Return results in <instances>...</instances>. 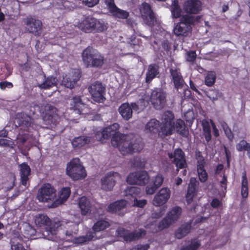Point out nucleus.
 <instances>
[{
	"label": "nucleus",
	"mask_w": 250,
	"mask_h": 250,
	"mask_svg": "<svg viewBox=\"0 0 250 250\" xmlns=\"http://www.w3.org/2000/svg\"><path fill=\"white\" fill-rule=\"evenodd\" d=\"M119 127V125L117 123L107 126L103 130L101 136L100 133L96 134V139L104 143V139H107L112 136V145L118 148L121 153L124 155L140 151L143 148V144L141 141L134 139L132 135H124L119 133L118 131Z\"/></svg>",
	"instance_id": "obj_1"
},
{
	"label": "nucleus",
	"mask_w": 250,
	"mask_h": 250,
	"mask_svg": "<svg viewBox=\"0 0 250 250\" xmlns=\"http://www.w3.org/2000/svg\"><path fill=\"white\" fill-rule=\"evenodd\" d=\"M175 130L182 135H187L188 134L185 123L182 120L179 119L174 121V115L171 111L165 112L161 118L160 132L162 134L167 136L172 134Z\"/></svg>",
	"instance_id": "obj_2"
},
{
	"label": "nucleus",
	"mask_w": 250,
	"mask_h": 250,
	"mask_svg": "<svg viewBox=\"0 0 250 250\" xmlns=\"http://www.w3.org/2000/svg\"><path fill=\"white\" fill-rule=\"evenodd\" d=\"M83 63L87 67H101L104 63V57L96 50L87 48L82 53Z\"/></svg>",
	"instance_id": "obj_3"
},
{
	"label": "nucleus",
	"mask_w": 250,
	"mask_h": 250,
	"mask_svg": "<svg viewBox=\"0 0 250 250\" xmlns=\"http://www.w3.org/2000/svg\"><path fill=\"white\" fill-rule=\"evenodd\" d=\"M66 174L74 180L84 179L87 175L84 167L78 158H74L67 164Z\"/></svg>",
	"instance_id": "obj_4"
},
{
	"label": "nucleus",
	"mask_w": 250,
	"mask_h": 250,
	"mask_svg": "<svg viewBox=\"0 0 250 250\" xmlns=\"http://www.w3.org/2000/svg\"><path fill=\"white\" fill-rule=\"evenodd\" d=\"M200 17L196 18L192 16H183L180 22L178 23L174 28V33L176 36H187L191 31V24L195 23Z\"/></svg>",
	"instance_id": "obj_5"
},
{
	"label": "nucleus",
	"mask_w": 250,
	"mask_h": 250,
	"mask_svg": "<svg viewBox=\"0 0 250 250\" xmlns=\"http://www.w3.org/2000/svg\"><path fill=\"white\" fill-rule=\"evenodd\" d=\"M36 226L42 232L48 235H55L59 229L63 226L60 220H35Z\"/></svg>",
	"instance_id": "obj_6"
},
{
	"label": "nucleus",
	"mask_w": 250,
	"mask_h": 250,
	"mask_svg": "<svg viewBox=\"0 0 250 250\" xmlns=\"http://www.w3.org/2000/svg\"><path fill=\"white\" fill-rule=\"evenodd\" d=\"M56 189L49 184H44L39 190L37 198L42 202L50 203V205L55 200Z\"/></svg>",
	"instance_id": "obj_7"
},
{
	"label": "nucleus",
	"mask_w": 250,
	"mask_h": 250,
	"mask_svg": "<svg viewBox=\"0 0 250 250\" xmlns=\"http://www.w3.org/2000/svg\"><path fill=\"white\" fill-rule=\"evenodd\" d=\"M119 236L123 238L127 242L137 240L146 235V231L143 229H139L130 231L124 228H120L117 230Z\"/></svg>",
	"instance_id": "obj_8"
},
{
	"label": "nucleus",
	"mask_w": 250,
	"mask_h": 250,
	"mask_svg": "<svg viewBox=\"0 0 250 250\" xmlns=\"http://www.w3.org/2000/svg\"><path fill=\"white\" fill-rule=\"evenodd\" d=\"M89 91L95 101L102 103L104 101L105 87L101 83L97 82L92 83L89 87Z\"/></svg>",
	"instance_id": "obj_9"
},
{
	"label": "nucleus",
	"mask_w": 250,
	"mask_h": 250,
	"mask_svg": "<svg viewBox=\"0 0 250 250\" xmlns=\"http://www.w3.org/2000/svg\"><path fill=\"white\" fill-rule=\"evenodd\" d=\"M166 94L161 89H156L152 91L150 96V102L153 107L158 110L162 109L166 104Z\"/></svg>",
	"instance_id": "obj_10"
},
{
	"label": "nucleus",
	"mask_w": 250,
	"mask_h": 250,
	"mask_svg": "<svg viewBox=\"0 0 250 250\" xmlns=\"http://www.w3.org/2000/svg\"><path fill=\"white\" fill-rule=\"evenodd\" d=\"M121 178L120 175L115 172H109L102 178L101 188L106 191L112 190L116 181Z\"/></svg>",
	"instance_id": "obj_11"
},
{
	"label": "nucleus",
	"mask_w": 250,
	"mask_h": 250,
	"mask_svg": "<svg viewBox=\"0 0 250 250\" xmlns=\"http://www.w3.org/2000/svg\"><path fill=\"white\" fill-rule=\"evenodd\" d=\"M70 109L79 115H86L91 112L90 109L83 103L79 96L73 97L70 99Z\"/></svg>",
	"instance_id": "obj_12"
},
{
	"label": "nucleus",
	"mask_w": 250,
	"mask_h": 250,
	"mask_svg": "<svg viewBox=\"0 0 250 250\" xmlns=\"http://www.w3.org/2000/svg\"><path fill=\"white\" fill-rule=\"evenodd\" d=\"M170 195L171 191L168 188H162L155 195L152 200V204L155 207L162 206L168 201Z\"/></svg>",
	"instance_id": "obj_13"
},
{
	"label": "nucleus",
	"mask_w": 250,
	"mask_h": 250,
	"mask_svg": "<svg viewBox=\"0 0 250 250\" xmlns=\"http://www.w3.org/2000/svg\"><path fill=\"white\" fill-rule=\"evenodd\" d=\"M144 22L149 26H152L156 21L153 13L152 12L148 4L145 2L142 4L140 7Z\"/></svg>",
	"instance_id": "obj_14"
},
{
	"label": "nucleus",
	"mask_w": 250,
	"mask_h": 250,
	"mask_svg": "<svg viewBox=\"0 0 250 250\" xmlns=\"http://www.w3.org/2000/svg\"><path fill=\"white\" fill-rule=\"evenodd\" d=\"M168 155L169 158H173V162L178 170L179 168H184L187 166L185 156L182 149H176L174 153H168Z\"/></svg>",
	"instance_id": "obj_15"
},
{
	"label": "nucleus",
	"mask_w": 250,
	"mask_h": 250,
	"mask_svg": "<svg viewBox=\"0 0 250 250\" xmlns=\"http://www.w3.org/2000/svg\"><path fill=\"white\" fill-rule=\"evenodd\" d=\"M80 74L78 70H73L63 77L62 84L66 87L73 88L79 80Z\"/></svg>",
	"instance_id": "obj_16"
},
{
	"label": "nucleus",
	"mask_w": 250,
	"mask_h": 250,
	"mask_svg": "<svg viewBox=\"0 0 250 250\" xmlns=\"http://www.w3.org/2000/svg\"><path fill=\"white\" fill-rule=\"evenodd\" d=\"M14 122L15 124L17 123L18 125L21 127V130L30 132L31 128H33L31 118L23 113L18 114L16 115Z\"/></svg>",
	"instance_id": "obj_17"
},
{
	"label": "nucleus",
	"mask_w": 250,
	"mask_h": 250,
	"mask_svg": "<svg viewBox=\"0 0 250 250\" xmlns=\"http://www.w3.org/2000/svg\"><path fill=\"white\" fill-rule=\"evenodd\" d=\"M139 106L135 103H124L119 107V112L124 119L128 120L132 117V110L139 109Z\"/></svg>",
	"instance_id": "obj_18"
},
{
	"label": "nucleus",
	"mask_w": 250,
	"mask_h": 250,
	"mask_svg": "<svg viewBox=\"0 0 250 250\" xmlns=\"http://www.w3.org/2000/svg\"><path fill=\"white\" fill-rule=\"evenodd\" d=\"M15 225H17V229L23 233V236L27 239L31 238L32 236L35 235L36 233V229H34L29 223L23 222L21 223L18 222L16 221Z\"/></svg>",
	"instance_id": "obj_19"
},
{
	"label": "nucleus",
	"mask_w": 250,
	"mask_h": 250,
	"mask_svg": "<svg viewBox=\"0 0 250 250\" xmlns=\"http://www.w3.org/2000/svg\"><path fill=\"white\" fill-rule=\"evenodd\" d=\"M193 220L180 225L174 232V237L177 239H182L187 236L192 229Z\"/></svg>",
	"instance_id": "obj_20"
},
{
	"label": "nucleus",
	"mask_w": 250,
	"mask_h": 250,
	"mask_svg": "<svg viewBox=\"0 0 250 250\" xmlns=\"http://www.w3.org/2000/svg\"><path fill=\"white\" fill-rule=\"evenodd\" d=\"M71 190L69 188H62L60 189L56 196L55 200L52 204L48 206L49 208H55L66 201L69 197Z\"/></svg>",
	"instance_id": "obj_21"
},
{
	"label": "nucleus",
	"mask_w": 250,
	"mask_h": 250,
	"mask_svg": "<svg viewBox=\"0 0 250 250\" xmlns=\"http://www.w3.org/2000/svg\"><path fill=\"white\" fill-rule=\"evenodd\" d=\"M197 160V169L198 177L201 182H205L208 179V174L204 168L205 161L200 152L196 153Z\"/></svg>",
	"instance_id": "obj_22"
},
{
	"label": "nucleus",
	"mask_w": 250,
	"mask_h": 250,
	"mask_svg": "<svg viewBox=\"0 0 250 250\" xmlns=\"http://www.w3.org/2000/svg\"><path fill=\"white\" fill-rule=\"evenodd\" d=\"M164 179V176L161 174H157L152 177L151 181L153 185L147 186L146 188V193L150 195L153 194L156 190L163 184Z\"/></svg>",
	"instance_id": "obj_23"
},
{
	"label": "nucleus",
	"mask_w": 250,
	"mask_h": 250,
	"mask_svg": "<svg viewBox=\"0 0 250 250\" xmlns=\"http://www.w3.org/2000/svg\"><path fill=\"white\" fill-rule=\"evenodd\" d=\"M58 80L56 78L48 77L45 78L43 76L41 75L38 78L37 85L41 89H46L56 86Z\"/></svg>",
	"instance_id": "obj_24"
},
{
	"label": "nucleus",
	"mask_w": 250,
	"mask_h": 250,
	"mask_svg": "<svg viewBox=\"0 0 250 250\" xmlns=\"http://www.w3.org/2000/svg\"><path fill=\"white\" fill-rule=\"evenodd\" d=\"M184 9L188 13L197 14L201 10V2L199 0H187Z\"/></svg>",
	"instance_id": "obj_25"
},
{
	"label": "nucleus",
	"mask_w": 250,
	"mask_h": 250,
	"mask_svg": "<svg viewBox=\"0 0 250 250\" xmlns=\"http://www.w3.org/2000/svg\"><path fill=\"white\" fill-rule=\"evenodd\" d=\"M95 18L90 16L85 17L79 24V27L87 33L93 32Z\"/></svg>",
	"instance_id": "obj_26"
},
{
	"label": "nucleus",
	"mask_w": 250,
	"mask_h": 250,
	"mask_svg": "<svg viewBox=\"0 0 250 250\" xmlns=\"http://www.w3.org/2000/svg\"><path fill=\"white\" fill-rule=\"evenodd\" d=\"M19 167L21 184L26 187L31 173L30 167L25 163L21 164Z\"/></svg>",
	"instance_id": "obj_27"
},
{
	"label": "nucleus",
	"mask_w": 250,
	"mask_h": 250,
	"mask_svg": "<svg viewBox=\"0 0 250 250\" xmlns=\"http://www.w3.org/2000/svg\"><path fill=\"white\" fill-rule=\"evenodd\" d=\"M79 206L83 215H87L91 213V205L89 200L86 197L83 196L80 198Z\"/></svg>",
	"instance_id": "obj_28"
},
{
	"label": "nucleus",
	"mask_w": 250,
	"mask_h": 250,
	"mask_svg": "<svg viewBox=\"0 0 250 250\" xmlns=\"http://www.w3.org/2000/svg\"><path fill=\"white\" fill-rule=\"evenodd\" d=\"M26 28L31 33L36 34L41 29L42 23L40 20L33 19L26 20Z\"/></svg>",
	"instance_id": "obj_29"
},
{
	"label": "nucleus",
	"mask_w": 250,
	"mask_h": 250,
	"mask_svg": "<svg viewBox=\"0 0 250 250\" xmlns=\"http://www.w3.org/2000/svg\"><path fill=\"white\" fill-rule=\"evenodd\" d=\"M196 180L195 178H192L190 180V183L188 186V189L186 195V200L187 203L189 204L193 201V198L196 195Z\"/></svg>",
	"instance_id": "obj_30"
},
{
	"label": "nucleus",
	"mask_w": 250,
	"mask_h": 250,
	"mask_svg": "<svg viewBox=\"0 0 250 250\" xmlns=\"http://www.w3.org/2000/svg\"><path fill=\"white\" fill-rule=\"evenodd\" d=\"M78 223L69 220L65 222L64 228L67 229L65 234L68 236H73V234H77L79 230Z\"/></svg>",
	"instance_id": "obj_31"
},
{
	"label": "nucleus",
	"mask_w": 250,
	"mask_h": 250,
	"mask_svg": "<svg viewBox=\"0 0 250 250\" xmlns=\"http://www.w3.org/2000/svg\"><path fill=\"white\" fill-rule=\"evenodd\" d=\"M127 202L125 200H121L110 204L107 208L108 211L112 213H116L124 208Z\"/></svg>",
	"instance_id": "obj_32"
},
{
	"label": "nucleus",
	"mask_w": 250,
	"mask_h": 250,
	"mask_svg": "<svg viewBox=\"0 0 250 250\" xmlns=\"http://www.w3.org/2000/svg\"><path fill=\"white\" fill-rule=\"evenodd\" d=\"M171 74L175 87L177 89L182 87L184 84V81L180 72L177 70H171Z\"/></svg>",
	"instance_id": "obj_33"
},
{
	"label": "nucleus",
	"mask_w": 250,
	"mask_h": 250,
	"mask_svg": "<svg viewBox=\"0 0 250 250\" xmlns=\"http://www.w3.org/2000/svg\"><path fill=\"white\" fill-rule=\"evenodd\" d=\"M159 67L156 64L149 65L146 74V82H149L159 74Z\"/></svg>",
	"instance_id": "obj_34"
},
{
	"label": "nucleus",
	"mask_w": 250,
	"mask_h": 250,
	"mask_svg": "<svg viewBox=\"0 0 250 250\" xmlns=\"http://www.w3.org/2000/svg\"><path fill=\"white\" fill-rule=\"evenodd\" d=\"M141 192L140 188L136 187H127L123 191V195L125 196H131L133 198H136Z\"/></svg>",
	"instance_id": "obj_35"
},
{
	"label": "nucleus",
	"mask_w": 250,
	"mask_h": 250,
	"mask_svg": "<svg viewBox=\"0 0 250 250\" xmlns=\"http://www.w3.org/2000/svg\"><path fill=\"white\" fill-rule=\"evenodd\" d=\"M110 226V224L106 220H98L93 225L92 229L94 231V235L95 233L104 230Z\"/></svg>",
	"instance_id": "obj_36"
},
{
	"label": "nucleus",
	"mask_w": 250,
	"mask_h": 250,
	"mask_svg": "<svg viewBox=\"0 0 250 250\" xmlns=\"http://www.w3.org/2000/svg\"><path fill=\"white\" fill-rule=\"evenodd\" d=\"M159 122L155 119H153L147 123L145 129L147 132L156 133L159 130Z\"/></svg>",
	"instance_id": "obj_37"
},
{
	"label": "nucleus",
	"mask_w": 250,
	"mask_h": 250,
	"mask_svg": "<svg viewBox=\"0 0 250 250\" xmlns=\"http://www.w3.org/2000/svg\"><path fill=\"white\" fill-rule=\"evenodd\" d=\"M90 138L87 137H76L73 140L72 145L74 147L80 148L88 144L90 142Z\"/></svg>",
	"instance_id": "obj_38"
},
{
	"label": "nucleus",
	"mask_w": 250,
	"mask_h": 250,
	"mask_svg": "<svg viewBox=\"0 0 250 250\" xmlns=\"http://www.w3.org/2000/svg\"><path fill=\"white\" fill-rule=\"evenodd\" d=\"M107 23L104 21L95 18L93 32H103L107 29Z\"/></svg>",
	"instance_id": "obj_39"
},
{
	"label": "nucleus",
	"mask_w": 250,
	"mask_h": 250,
	"mask_svg": "<svg viewBox=\"0 0 250 250\" xmlns=\"http://www.w3.org/2000/svg\"><path fill=\"white\" fill-rule=\"evenodd\" d=\"M94 237V233L91 231H89L84 236L75 238L74 242L76 244H82L91 241Z\"/></svg>",
	"instance_id": "obj_40"
},
{
	"label": "nucleus",
	"mask_w": 250,
	"mask_h": 250,
	"mask_svg": "<svg viewBox=\"0 0 250 250\" xmlns=\"http://www.w3.org/2000/svg\"><path fill=\"white\" fill-rule=\"evenodd\" d=\"M200 246V240L197 238H193L191 240L189 245L183 246L180 250H197Z\"/></svg>",
	"instance_id": "obj_41"
},
{
	"label": "nucleus",
	"mask_w": 250,
	"mask_h": 250,
	"mask_svg": "<svg viewBox=\"0 0 250 250\" xmlns=\"http://www.w3.org/2000/svg\"><path fill=\"white\" fill-rule=\"evenodd\" d=\"M210 125V122H209L206 120H204L202 121L204 134L207 142H209L211 139Z\"/></svg>",
	"instance_id": "obj_42"
},
{
	"label": "nucleus",
	"mask_w": 250,
	"mask_h": 250,
	"mask_svg": "<svg viewBox=\"0 0 250 250\" xmlns=\"http://www.w3.org/2000/svg\"><path fill=\"white\" fill-rule=\"evenodd\" d=\"M10 220L11 221L10 223L12 224V227H10L9 229L10 230L12 231V237L11 238V239H12V240L13 239V241L15 242L16 240L21 241L22 237L21 236L20 232L18 230V229H17V224L16 225H15L14 223H15V222L12 221V220Z\"/></svg>",
	"instance_id": "obj_43"
},
{
	"label": "nucleus",
	"mask_w": 250,
	"mask_h": 250,
	"mask_svg": "<svg viewBox=\"0 0 250 250\" xmlns=\"http://www.w3.org/2000/svg\"><path fill=\"white\" fill-rule=\"evenodd\" d=\"M110 14L116 18L122 19H125L129 16L128 12L122 10L117 7H116L111 12Z\"/></svg>",
	"instance_id": "obj_44"
},
{
	"label": "nucleus",
	"mask_w": 250,
	"mask_h": 250,
	"mask_svg": "<svg viewBox=\"0 0 250 250\" xmlns=\"http://www.w3.org/2000/svg\"><path fill=\"white\" fill-rule=\"evenodd\" d=\"M181 213V208L178 207H173L167 213V219L178 218L180 217Z\"/></svg>",
	"instance_id": "obj_45"
},
{
	"label": "nucleus",
	"mask_w": 250,
	"mask_h": 250,
	"mask_svg": "<svg viewBox=\"0 0 250 250\" xmlns=\"http://www.w3.org/2000/svg\"><path fill=\"white\" fill-rule=\"evenodd\" d=\"M53 5L59 9H70V2L69 1H64L63 0H53Z\"/></svg>",
	"instance_id": "obj_46"
},
{
	"label": "nucleus",
	"mask_w": 250,
	"mask_h": 250,
	"mask_svg": "<svg viewBox=\"0 0 250 250\" xmlns=\"http://www.w3.org/2000/svg\"><path fill=\"white\" fill-rule=\"evenodd\" d=\"M139 177L138 178L137 185L143 186L148 183L149 178L146 172H139Z\"/></svg>",
	"instance_id": "obj_47"
},
{
	"label": "nucleus",
	"mask_w": 250,
	"mask_h": 250,
	"mask_svg": "<svg viewBox=\"0 0 250 250\" xmlns=\"http://www.w3.org/2000/svg\"><path fill=\"white\" fill-rule=\"evenodd\" d=\"M171 11L173 18H177L180 16L181 11L177 0H174L173 2L171 5Z\"/></svg>",
	"instance_id": "obj_48"
},
{
	"label": "nucleus",
	"mask_w": 250,
	"mask_h": 250,
	"mask_svg": "<svg viewBox=\"0 0 250 250\" xmlns=\"http://www.w3.org/2000/svg\"><path fill=\"white\" fill-rule=\"evenodd\" d=\"M26 217L28 218H34L35 219H49V217L44 213L37 212L35 211L27 212Z\"/></svg>",
	"instance_id": "obj_49"
},
{
	"label": "nucleus",
	"mask_w": 250,
	"mask_h": 250,
	"mask_svg": "<svg viewBox=\"0 0 250 250\" xmlns=\"http://www.w3.org/2000/svg\"><path fill=\"white\" fill-rule=\"evenodd\" d=\"M216 80V74L214 72H208L205 78V84L211 86L214 83Z\"/></svg>",
	"instance_id": "obj_50"
},
{
	"label": "nucleus",
	"mask_w": 250,
	"mask_h": 250,
	"mask_svg": "<svg viewBox=\"0 0 250 250\" xmlns=\"http://www.w3.org/2000/svg\"><path fill=\"white\" fill-rule=\"evenodd\" d=\"M139 172L130 173L126 178V182L130 185H137Z\"/></svg>",
	"instance_id": "obj_51"
},
{
	"label": "nucleus",
	"mask_w": 250,
	"mask_h": 250,
	"mask_svg": "<svg viewBox=\"0 0 250 250\" xmlns=\"http://www.w3.org/2000/svg\"><path fill=\"white\" fill-rule=\"evenodd\" d=\"M174 220H162L159 222L158 226V230H162L166 228H168L172 222H174ZM175 220L176 221L177 220Z\"/></svg>",
	"instance_id": "obj_52"
},
{
	"label": "nucleus",
	"mask_w": 250,
	"mask_h": 250,
	"mask_svg": "<svg viewBox=\"0 0 250 250\" xmlns=\"http://www.w3.org/2000/svg\"><path fill=\"white\" fill-rule=\"evenodd\" d=\"M127 42L129 44V47L135 50L138 49V46L139 44V41L138 40H136L135 37H132L131 38L128 39Z\"/></svg>",
	"instance_id": "obj_53"
},
{
	"label": "nucleus",
	"mask_w": 250,
	"mask_h": 250,
	"mask_svg": "<svg viewBox=\"0 0 250 250\" xmlns=\"http://www.w3.org/2000/svg\"><path fill=\"white\" fill-rule=\"evenodd\" d=\"M104 0L105 8L107 9L110 13L116 7H117L115 4L114 0Z\"/></svg>",
	"instance_id": "obj_54"
},
{
	"label": "nucleus",
	"mask_w": 250,
	"mask_h": 250,
	"mask_svg": "<svg viewBox=\"0 0 250 250\" xmlns=\"http://www.w3.org/2000/svg\"><path fill=\"white\" fill-rule=\"evenodd\" d=\"M28 139L27 135L26 133H23L22 132H20L17 137V143L18 146H20L22 145Z\"/></svg>",
	"instance_id": "obj_55"
},
{
	"label": "nucleus",
	"mask_w": 250,
	"mask_h": 250,
	"mask_svg": "<svg viewBox=\"0 0 250 250\" xmlns=\"http://www.w3.org/2000/svg\"><path fill=\"white\" fill-rule=\"evenodd\" d=\"M221 126L224 129L225 133L226 134L227 137L229 139H232L233 136L232 133L230 130V129L229 128L225 122L221 123Z\"/></svg>",
	"instance_id": "obj_56"
},
{
	"label": "nucleus",
	"mask_w": 250,
	"mask_h": 250,
	"mask_svg": "<svg viewBox=\"0 0 250 250\" xmlns=\"http://www.w3.org/2000/svg\"><path fill=\"white\" fill-rule=\"evenodd\" d=\"M11 248L12 250H24L22 244L19 242H15L13 239H10Z\"/></svg>",
	"instance_id": "obj_57"
},
{
	"label": "nucleus",
	"mask_w": 250,
	"mask_h": 250,
	"mask_svg": "<svg viewBox=\"0 0 250 250\" xmlns=\"http://www.w3.org/2000/svg\"><path fill=\"white\" fill-rule=\"evenodd\" d=\"M249 146L250 145L248 144L246 141L242 140L236 145V147L238 151H241L246 150Z\"/></svg>",
	"instance_id": "obj_58"
},
{
	"label": "nucleus",
	"mask_w": 250,
	"mask_h": 250,
	"mask_svg": "<svg viewBox=\"0 0 250 250\" xmlns=\"http://www.w3.org/2000/svg\"><path fill=\"white\" fill-rule=\"evenodd\" d=\"M185 118L187 122L191 123L194 120L195 116L193 111L192 110H188L184 114Z\"/></svg>",
	"instance_id": "obj_59"
},
{
	"label": "nucleus",
	"mask_w": 250,
	"mask_h": 250,
	"mask_svg": "<svg viewBox=\"0 0 250 250\" xmlns=\"http://www.w3.org/2000/svg\"><path fill=\"white\" fill-rule=\"evenodd\" d=\"M147 204V201L145 199L138 200L136 198L134 199L133 206L138 208H144Z\"/></svg>",
	"instance_id": "obj_60"
},
{
	"label": "nucleus",
	"mask_w": 250,
	"mask_h": 250,
	"mask_svg": "<svg viewBox=\"0 0 250 250\" xmlns=\"http://www.w3.org/2000/svg\"><path fill=\"white\" fill-rule=\"evenodd\" d=\"M100 0H82V3L88 7H92L97 5Z\"/></svg>",
	"instance_id": "obj_61"
},
{
	"label": "nucleus",
	"mask_w": 250,
	"mask_h": 250,
	"mask_svg": "<svg viewBox=\"0 0 250 250\" xmlns=\"http://www.w3.org/2000/svg\"><path fill=\"white\" fill-rule=\"evenodd\" d=\"M13 145V143L11 140L3 138L0 139V146H9L12 147Z\"/></svg>",
	"instance_id": "obj_62"
},
{
	"label": "nucleus",
	"mask_w": 250,
	"mask_h": 250,
	"mask_svg": "<svg viewBox=\"0 0 250 250\" xmlns=\"http://www.w3.org/2000/svg\"><path fill=\"white\" fill-rule=\"evenodd\" d=\"M196 57L195 51H191L187 52V60L188 62H193Z\"/></svg>",
	"instance_id": "obj_63"
},
{
	"label": "nucleus",
	"mask_w": 250,
	"mask_h": 250,
	"mask_svg": "<svg viewBox=\"0 0 250 250\" xmlns=\"http://www.w3.org/2000/svg\"><path fill=\"white\" fill-rule=\"evenodd\" d=\"M149 248V246L148 244L137 245V246L133 247L131 250H148Z\"/></svg>",
	"instance_id": "obj_64"
}]
</instances>
